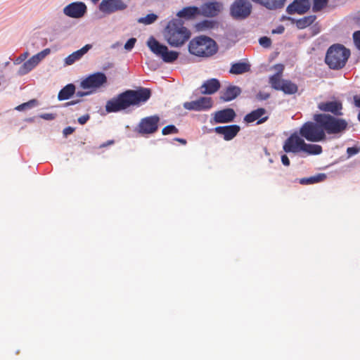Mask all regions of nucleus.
Wrapping results in <instances>:
<instances>
[{"label":"nucleus","mask_w":360,"mask_h":360,"mask_svg":"<svg viewBox=\"0 0 360 360\" xmlns=\"http://www.w3.org/2000/svg\"><path fill=\"white\" fill-rule=\"evenodd\" d=\"M354 102L355 106L360 108V98L358 96H354ZM357 118H358V120L360 122V111L358 114Z\"/></svg>","instance_id":"49530a36"},{"label":"nucleus","mask_w":360,"mask_h":360,"mask_svg":"<svg viewBox=\"0 0 360 360\" xmlns=\"http://www.w3.org/2000/svg\"><path fill=\"white\" fill-rule=\"evenodd\" d=\"M304 141L297 133L291 134L283 144V150L285 153H297L302 151Z\"/></svg>","instance_id":"9d476101"},{"label":"nucleus","mask_w":360,"mask_h":360,"mask_svg":"<svg viewBox=\"0 0 360 360\" xmlns=\"http://www.w3.org/2000/svg\"><path fill=\"white\" fill-rule=\"evenodd\" d=\"M114 143H115L114 140H109L107 142L101 144L99 146V148H102L112 145V144H114Z\"/></svg>","instance_id":"603ef678"},{"label":"nucleus","mask_w":360,"mask_h":360,"mask_svg":"<svg viewBox=\"0 0 360 360\" xmlns=\"http://www.w3.org/2000/svg\"><path fill=\"white\" fill-rule=\"evenodd\" d=\"M157 15L153 13L148 14L145 18H141L139 20V22L149 25L154 22L157 19Z\"/></svg>","instance_id":"72a5a7b5"},{"label":"nucleus","mask_w":360,"mask_h":360,"mask_svg":"<svg viewBox=\"0 0 360 360\" xmlns=\"http://www.w3.org/2000/svg\"><path fill=\"white\" fill-rule=\"evenodd\" d=\"M319 110L325 112H330L332 116L337 117L342 115V103L340 101L335 100L330 101H323L318 103Z\"/></svg>","instance_id":"9b49d317"},{"label":"nucleus","mask_w":360,"mask_h":360,"mask_svg":"<svg viewBox=\"0 0 360 360\" xmlns=\"http://www.w3.org/2000/svg\"><path fill=\"white\" fill-rule=\"evenodd\" d=\"M81 101L79 99H77V100H72L71 101H69L68 103H65V106H70V105H75L78 103H79Z\"/></svg>","instance_id":"864d4df0"},{"label":"nucleus","mask_w":360,"mask_h":360,"mask_svg":"<svg viewBox=\"0 0 360 360\" xmlns=\"http://www.w3.org/2000/svg\"><path fill=\"white\" fill-rule=\"evenodd\" d=\"M179 129L172 124L167 125L162 130V134L163 135H168V134H178Z\"/></svg>","instance_id":"f704fd0d"},{"label":"nucleus","mask_w":360,"mask_h":360,"mask_svg":"<svg viewBox=\"0 0 360 360\" xmlns=\"http://www.w3.org/2000/svg\"><path fill=\"white\" fill-rule=\"evenodd\" d=\"M302 151L309 155H319L322 153V147L316 144H309L304 142Z\"/></svg>","instance_id":"2f4dec72"},{"label":"nucleus","mask_w":360,"mask_h":360,"mask_svg":"<svg viewBox=\"0 0 360 360\" xmlns=\"http://www.w3.org/2000/svg\"><path fill=\"white\" fill-rule=\"evenodd\" d=\"M285 79H281V75L279 73H276L269 77V84L271 87L276 90L281 91Z\"/></svg>","instance_id":"7c9ffc66"},{"label":"nucleus","mask_w":360,"mask_h":360,"mask_svg":"<svg viewBox=\"0 0 360 360\" xmlns=\"http://www.w3.org/2000/svg\"><path fill=\"white\" fill-rule=\"evenodd\" d=\"M127 8V4L121 0H103L99 5V10L105 14L123 11Z\"/></svg>","instance_id":"f8f14e48"},{"label":"nucleus","mask_w":360,"mask_h":360,"mask_svg":"<svg viewBox=\"0 0 360 360\" xmlns=\"http://www.w3.org/2000/svg\"><path fill=\"white\" fill-rule=\"evenodd\" d=\"M40 117L46 120H53L56 118V115L53 113H44L40 115Z\"/></svg>","instance_id":"c03bdc74"},{"label":"nucleus","mask_w":360,"mask_h":360,"mask_svg":"<svg viewBox=\"0 0 360 360\" xmlns=\"http://www.w3.org/2000/svg\"><path fill=\"white\" fill-rule=\"evenodd\" d=\"M275 69L278 71L277 73H279L280 75H282L284 67L282 64H277L275 65Z\"/></svg>","instance_id":"3c124183"},{"label":"nucleus","mask_w":360,"mask_h":360,"mask_svg":"<svg viewBox=\"0 0 360 360\" xmlns=\"http://www.w3.org/2000/svg\"><path fill=\"white\" fill-rule=\"evenodd\" d=\"M36 103H37L36 100H31L27 103H24L21 105H19L18 106H17L15 108V109L17 110H20V111L23 110L25 108H32V106H34L36 104Z\"/></svg>","instance_id":"c9c22d12"},{"label":"nucleus","mask_w":360,"mask_h":360,"mask_svg":"<svg viewBox=\"0 0 360 360\" xmlns=\"http://www.w3.org/2000/svg\"><path fill=\"white\" fill-rule=\"evenodd\" d=\"M284 31V27L283 26H279L276 30H274L272 33H278L281 34Z\"/></svg>","instance_id":"5fc2aeb1"},{"label":"nucleus","mask_w":360,"mask_h":360,"mask_svg":"<svg viewBox=\"0 0 360 360\" xmlns=\"http://www.w3.org/2000/svg\"><path fill=\"white\" fill-rule=\"evenodd\" d=\"M269 10H276L284 6L285 0H251Z\"/></svg>","instance_id":"5701e85b"},{"label":"nucleus","mask_w":360,"mask_h":360,"mask_svg":"<svg viewBox=\"0 0 360 360\" xmlns=\"http://www.w3.org/2000/svg\"><path fill=\"white\" fill-rule=\"evenodd\" d=\"M99 0H91V1L94 4H96V2H98Z\"/></svg>","instance_id":"13d9d810"},{"label":"nucleus","mask_w":360,"mask_h":360,"mask_svg":"<svg viewBox=\"0 0 360 360\" xmlns=\"http://www.w3.org/2000/svg\"><path fill=\"white\" fill-rule=\"evenodd\" d=\"M241 93L240 87L234 85H229L221 92L220 99L223 101H230L235 99Z\"/></svg>","instance_id":"412c9836"},{"label":"nucleus","mask_w":360,"mask_h":360,"mask_svg":"<svg viewBox=\"0 0 360 360\" xmlns=\"http://www.w3.org/2000/svg\"><path fill=\"white\" fill-rule=\"evenodd\" d=\"M310 8V4L309 0H294L287 7V12L289 14H304L309 11Z\"/></svg>","instance_id":"a211bd4d"},{"label":"nucleus","mask_w":360,"mask_h":360,"mask_svg":"<svg viewBox=\"0 0 360 360\" xmlns=\"http://www.w3.org/2000/svg\"><path fill=\"white\" fill-rule=\"evenodd\" d=\"M148 46L151 51L160 56L165 63H171L178 58L179 53L177 51H169L166 46L160 44L153 37L148 41Z\"/></svg>","instance_id":"423d86ee"},{"label":"nucleus","mask_w":360,"mask_h":360,"mask_svg":"<svg viewBox=\"0 0 360 360\" xmlns=\"http://www.w3.org/2000/svg\"><path fill=\"white\" fill-rule=\"evenodd\" d=\"M86 12V6L83 2H73L63 8L64 14L73 18H82Z\"/></svg>","instance_id":"4468645a"},{"label":"nucleus","mask_w":360,"mask_h":360,"mask_svg":"<svg viewBox=\"0 0 360 360\" xmlns=\"http://www.w3.org/2000/svg\"><path fill=\"white\" fill-rule=\"evenodd\" d=\"M360 149L357 147H349L347 149V153L349 157L353 156L359 152Z\"/></svg>","instance_id":"37998d69"},{"label":"nucleus","mask_w":360,"mask_h":360,"mask_svg":"<svg viewBox=\"0 0 360 360\" xmlns=\"http://www.w3.org/2000/svg\"><path fill=\"white\" fill-rule=\"evenodd\" d=\"M29 56L28 52H25L23 54H21L20 57L18 58V60L20 61H22L27 58V57Z\"/></svg>","instance_id":"6e6d98bb"},{"label":"nucleus","mask_w":360,"mask_h":360,"mask_svg":"<svg viewBox=\"0 0 360 360\" xmlns=\"http://www.w3.org/2000/svg\"><path fill=\"white\" fill-rule=\"evenodd\" d=\"M222 8L223 5L220 2H207L201 6L200 14L206 17H214L220 13Z\"/></svg>","instance_id":"2eb2a0df"},{"label":"nucleus","mask_w":360,"mask_h":360,"mask_svg":"<svg viewBox=\"0 0 360 360\" xmlns=\"http://www.w3.org/2000/svg\"><path fill=\"white\" fill-rule=\"evenodd\" d=\"M183 105L185 109L188 110H206L212 108V101L210 97H201L196 101L185 102Z\"/></svg>","instance_id":"ddd939ff"},{"label":"nucleus","mask_w":360,"mask_h":360,"mask_svg":"<svg viewBox=\"0 0 360 360\" xmlns=\"http://www.w3.org/2000/svg\"><path fill=\"white\" fill-rule=\"evenodd\" d=\"M281 91L285 94H294L297 92L298 86L290 80H285Z\"/></svg>","instance_id":"c756f323"},{"label":"nucleus","mask_w":360,"mask_h":360,"mask_svg":"<svg viewBox=\"0 0 360 360\" xmlns=\"http://www.w3.org/2000/svg\"><path fill=\"white\" fill-rule=\"evenodd\" d=\"M252 9L248 0H235L231 5L230 14L236 20H243L250 15Z\"/></svg>","instance_id":"6e6552de"},{"label":"nucleus","mask_w":360,"mask_h":360,"mask_svg":"<svg viewBox=\"0 0 360 360\" xmlns=\"http://www.w3.org/2000/svg\"><path fill=\"white\" fill-rule=\"evenodd\" d=\"M256 97L259 101H265V100L268 99L270 97V94H269L267 92L259 91L257 94Z\"/></svg>","instance_id":"79ce46f5"},{"label":"nucleus","mask_w":360,"mask_h":360,"mask_svg":"<svg viewBox=\"0 0 360 360\" xmlns=\"http://www.w3.org/2000/svg\"><path fill=\"white\" fill-rule=\"evenodd\" d=\"M353 39L355 46L360 51V30L353 33Z\"/></svg>","instance_id":"ea45409f"},{"label":"nucleus","mask_w":360,"mask_h":360,"mask_svg":"<svg viewBox=\"0 0 360 360\" xmlns=\"http://www.w3.org/2000/svg\"><path fill=\"white\" fill-rule=\"evenodd\" d=\"M91 47L92 46L91 44H86L82 49L73 52L65 58V64L68 65L73 64L75 61L79 60L85 53H86Z\"/></svg>","instance_id":"4be33fe9"},{"label":"nucleus","mask_w":360,"mask_h":360,"mask_svg":"<svg viewBox=\"0 0 360 360\" xmlns=\"http://www.w3.org/2000/svg\"><path fill=\"white\" fill-rule=\"evenodd\" d=\"M281 162L285 166H289L290 165V160L288 157L286 155H283L281 156Z\"/></svg>","instance_id":"8fccbe9b"},{"label":"nucleus","mask_w":360,"mask_h":360,"mask_svg":"<svg viewBox=\"0 0 360 360\" xmlns=\"http://www.w3.org/2000/svg\"><path fill=\"white\" fill-rule=\"evenodd\" d=\"M136 41V39L135 38H130L124 44V49L128 51L131 50L135 45Z\"/></svg>","instance_id":"a19ab883"},{"label":"nucleus","mask_w":360,"mask_h":360,"mask_svg":"<svg viewBox=\"0 0 360 360\" xmlns=\"http://www.w3.org/2000/svg\"><path fill=\"white\" fill-rule=\"evenodd\" d=\"M151 96L150 89L139 87L136 90L129 89L108 100L105 104L108 112H117L130 107H140Z\"/></svg>","instance_id":"f03ea898"},{"label":"nucleus","mask_w":360,"mask_h":360,"mask_svg":"<svg viewBox=\"0 0 360 360\" xmlns=\"http://www.w3.org/2000/svg\"><path fill=\"white\" fill-rule=\"evenodd\" d=\"M91 94H92V91H89V90L87 91H78L75 92L76 96H77V97H83V96H89Z\"/></svg>","instance_id":"de8ad7c7"},{"label":"nucleus","mask_w":360,"mask_h":360,"mask_svg":"<svg viewBox=\"0 0 360 360\" xmlns=\"http://www.w3.org/2000/svg\"><path fill=\"white\" fill-rule=\"evenodd\" d=\"M164 36L171 46L179 47L188 40L191 32L181 20L174 19L168 22Z\"/></svg>","instance_id":"7ed1b4c3"},{"label":"nucleus","mask_w":360,"mask_h":360,"mask_svg":"<svg viewBox=\"0 0 360 360\" xmlns=\"http://www.w3.org/2000/svg\"><path fill=\"white\" fill-rule=\"evenodd\" d=\"M316 18V16L312 15L304 16L296 20L295 24L298 29H304L311 25L315 21Z\"/></svg>","instance_id":"c85d7f7f"},{"label":"nucleus","mask_w":360,"mask_h":360,"mask_svg":"<svg viewBox=\"0 0 360 360\" xmlns=\"http://www.w3.org/2000/svg\"><path fill=\"white\" fill-rule=\"evenodd\" d=\"M75 86L73 84H68L65 86L58 93V99L64 101L69 99L75 94Z\"/></svg>","instance_id":"bb28decb"},{"label":"nucleus","mask_w":360,"mask_h":360,"mask_svg":"<svg viewBox=\"0 0 360 360\" xmlns=\"http://www.w3.org/2000/svg\"><path fill=\"white\" fill-rule=\"evenodd\" d=\"M314 122H305L300 129V135L311 142L326 139L328 134H338L345 131L347 122L342 118L335 117L326 113H317L313 116Z\"/></svg>","instance_id":"f257e3e1"},{"label":"nucleus","mask_w":360,"mask_h":360,"mask_svg":"<svg viewBox=\"0 0 360 360\" xmlns=\"http://www.w3.org/2000/svg\"><path fill=\"white\" fill-rule=\"evenodd\" d=\"M218 50L214 39L206 36L195 37L188 44V51L192 55L208 58L214 55Z\"/></svg>","instance_id":"20e7f679"},{"label":"nucleus","mask_w":360,"mask_h":360,"mask_svg":"<svg viewBox=\"0 0 360 360\" xmlns=\"http://www.w3.org/2000/svg\"><path fill=\"white\" fill-rule=\"evenodd\" d=\"M313 7L312 9L314 12L321 11L324 7L326 6L328 0H312Z\"/></svg>","instance_id":"473e14b6"},{"label":"nucleus","mask_w":360,"mask_h":360,"mask_svg":"<svg viewBox=\"0 0 360 360\" xmlns=\"http://www.w3.org/2000/svg\"><path fill=\"white\" fill-rule=\"evenodd\" d=\"M198 15H200V10L197 6L184 7L177 13L178 17L187 20L193 19Z\"/></svg>","instance_id":"393cba45"},{"label":"nucleus","mask_w":360,"mask_h":360,"mask_svg":"<svg viewBox=\"0 0 360 360\" xmlns=\"http://www.w3.org/2000/svg\"><path fill=\"white\" fill-rule=\"evenodd\" d=\"M250 70V65L244 62H238L233 63L229 70V72L233 75H241Z\"/></svg>","instance_id":"a878e982"},{"label":"nucleus","mask_w":360,"mask_h":360,"mask_svg":"<svg viewBox=\"0 0 360 360\" xmlns=\"http://www.w3.org/2000/svg\"><path fill=\"white\" fill-rule=\"evenodd\" d=\"M266 114V110L263 108H259L247 114L244 117V121L247 123H252L257 121V124H260L265 122L269 119V116Z\"/></svg>","instance_id":"f3484780"},{"label":"nucleus","mask_w":360,"mask_h":360,"mask_svg":"<svg viewBox=\"0 0 360 360\" xmlns=\"http://www.w3.org/2000/svg\"><path fill=\"white\" fill-rule=\"evenodd\" d=\"M326 178V174H319L316 176L302 178L299 180L300 184L307 185V184H313L316 183H319L323 181Z\"/></svg>","instance_id":"cd10ccee"},{"label":"nucleus","mask_w":360,"mask_h":360,"mask_svg":"<svg viewBox=\"0 0 360 360\" xmlns=\"http://www.w3.org/2000/svg\"><path fill=\"white\" fill-rule=\"evenodd\" d=\"M236 112L232 108H226L215 112L214 120L216 123H227L232 122Z\"/></svg>","instance_id":"6ab92c4d"},{"label":"nucleus","mask_w":360,"mask_h":360,"mask_svg":"<svg viewBox=\"0 0 360 360\" xmlns=\"http://www.w3.org/2000/svg\"><path fill=\"white\" fill-rule=\"evenodd\" d=\"M75 131V129L71 127H68L63 129V134L65 136L70 135L72 134Z\"/></svg>","instance_id":"09e8293b"},{"label":"nucleus","mask_w":360,"mask_h":360,"mask_svg":"<svg viewBox=\"0 0 360 360\" xmlns=\"http://www.w3.org/2000/svg\"><path fill=\"white\" fill-rule=\"evenodd\" d=\"M214 25V22L211 20H204L200 22L198 26L202 30L212 28Z\"/></svg>","instance_id":"e433bc0d"},{"label":"nucleus","mask_w":360,"mask_h":360,"mask_svg":"<svg viewBox=\"0 0 360 360\" xmlns=\"http://www.w3.org/2000/svg\"><path fill=\"white\" fill-rule=\"evenodd\" d=\"M40 62L35 56H32L29 60L25 62L18 70V75H25L34 69Z\"/></svg>","instance_id":"b1692460"},{"label":"nucleus","mask_w":360,"mask_h":360,"mask_svg":"<svg viewBox=\"0 0 360 360\" xmlns=\"http://www.w3.org/2000/svg\"><path fill=\"white\" fill-rule=\"evenodd\" d=\"M240 127L237 124L219 126L214 128V131L224 136L225 141L232 140L240 131Z\"/></svg>","instance_id":"dca6fc26"},{"label":"nucleus","mask_w":360,"mask_h":360,"mask_svg":"<svg viewBox=\"0 0 360 360\" xmlns=\"http://www.w3.org/2000/svg\"><path fill=\"white\" fill-rule=\"evenodd\" d=\"M51 52V50L50 49H44L43 51H41V52L37 53L36 55H34L37 59L39 60V61L40 62L41 60H43L46 56H48Z\"/></svg>","instance_id":"58836bf2"},{"label":"nucleus","mask_w":360,"mask_h":360,"mask_svg":"<svg viewBox=\"0 0 360 360\" xmlns=\"http://www.w3.org/2000/svg\"><path fill=\"white\" fill-rule=\"evenodd\" d=\"M89 118L90 116L88 114L82 115L78 118V122L80 124H84L89 120Z\"/></svg>","instance_id":"a18cd8bd"},{"label":"nucleus","mask_w":360,"mask_h":360,"mask_svg":"<svg viewBox=\"0 0 360 360\" xmlns=\"http://www.w3.org/2000/svg\"><path fill=\"white\" fill-rule=\"evenodd\" d=\"M174 140L181 143L183 145H186L187 143L186 139H181V138H176V139H174Z\"/></svg>","instance_id":"4d7b16f0"},{"label":"nucleus","mask_w":360,"mask_h":360,"mask_svg":"<svg viewBox=\"0 0 360 360\" xmlns=\"http://www.w3.org/2000/svg\"><path fill=\"white\" fill-rule=\"evenodd\" d=\"M259 44L264 47V48H269L271 45V39L267 37H262L259 39Z\"/></svg>","instance_id":"4c0bfd02"},{"label":"nucleus","mask_w":360,"mask_h":360,"mask_svg":"<svg viewBox=\"0 0 360 360\" xmlns=\"http://www.w3.org/2000/svg\"><path fill=\"white\" fill-rule=\"evenodd\" d=\"M349 56V49L342 44H335L328 48L325 62L330 69L340 70L345 66Z\"/></svg>","instance_id":"39448f33"},{"label":"nucleus","mask_w":360,"mask_h":360,"mask_svg":"<svg viewBox=\"0 0 360 360\" xmlns=\"http://www.w3.org/2000/svg\"><path fill=\"white\" fill-rule=\"evenodd\" d=\"M159 122L160 117L158 115L142 118L136 128V131L141 135L153 134L158 131Z\"/></svg>","instance_id":"1a4fd4ad"},{"label":"nucleus","mask_w":360,"mask_h":360,"mask_svg":"<svg viewBox=\"0 0 360 360\" xmlns=\"http://www.w3.org/2000/svg\"><path fill=\"white\" fill-rule=\"evenodd\" d=\"M106 75L101 72L91 74L80 82V87L95 92L107 83Z\"/></svg>","instance_id":"0eeeda50"},{"label":"nucleus","mask_w":360,"mask_h":360,"mask_svg":"<svg viewBox=\"0 0 360 360\" xmlns=\"http://www.w3.org/2000/svg\"><path fill=\"white\" fill-rule=\"evenodd\" d=\"M221 84L217 79L206 80L200 86V92L202 94H213L220 89Z\"/></svg>","instance_id":"aec40b11"}]
</instances>
